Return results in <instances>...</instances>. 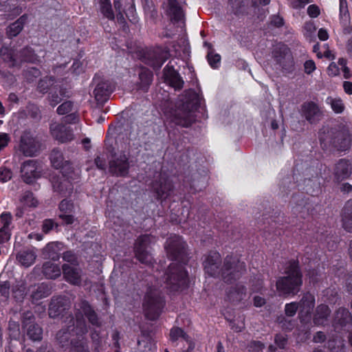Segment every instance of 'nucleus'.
<instances>
[{
  "mask_svg": "<svg viewBox=\"0 0 352 352\" xmlns=\"http://www.w3.org/2000/svg\"><path fill=\"white\" fill-rule=\"evenodd\" d=\"M54 83V79L52 77L46 76L41 79L38 85V89L40 92L44 94L47 91L51 86Z\"/></svg>",
  "mask_w": 352,
  "mask_h": 352,
  "instance_id": "42",
  "label": "nucleus"
},
{
  "mask_svg": "<svg viewBox=\"0 0 352 352\" xmlns=\"http://www.w3.org/2000/svg\"><path fill=\"white\" fill-rule=\"evenodd\" d=\"M320 9L318 6L311 4L307 8V14L311 18H316L320 14Z\"/></svg>",
  "mask_w": 352,
  "mask_h": 352,
  "instance_id": "59",
  "label": "nucleus"
},
{
  "mask_svg": "<svg viewBox=\"0 0 352 352\" xmlns=\"http://www.w3.org/2000/svg\"><path fill=\"white\" fill-rule=\"evenodd\" d=\"M163 306L164 300L157 291L151 290L147 293L144 302V308L145 315L149 320H153L157 318Z\"/></svg>",
  "mask_w": 352,
  "mask_h": 352,
  "instance_id": "6",
  "label": "nucleus"
},
{
  "mask_svg": "<svg viewBox=\"0 0 352 352\" xmlns=\"http://www.w3.org/2000/svg\"><path fill=\"white\" fill-rule=\"evenodd\" d=\"M41 148L40 142L30 132H24L21 138L20 150L26 156L36 155Z\"/></svg>",
  "mask_w": 352,
  "mask_h": 352,
  "instance_id": "13",
  "label": "nucleus"
},
{
  "mask_svg": "<svg viewBox=\"0 0 352 352\" xmlns=\"http://www.w3.org/2000/svg\"><path fill=\"white\" fill-rule=\"evenodd\" d=\"M36 252L34 248H26L21 250L16 254L17 261L24 267L32 265L36 260Z\"/></svg>",
  "mask_w": 352,
  "mask_h": 352,
  "instance_id": "30",
  "label": "nucleus"
},
{
  "mask_svg": "<svg viewBox=\"0 0 352 352\" xmlns=\"http://www.w3.org/2000/svg\"><path fill=\"white\" fill-rule=\"evenodd\" d=\"M164 9L172 22H181L183 12L176 0H166L164 2Z\"/></svg>",
  "mask_w": 352,
  "mask_h": 352,
  "instance_id": "23",
  "label": "nucleus"
},
{
  "mask_svg": "<svg viewBox=\"0 0 352 352\" xmlns=\"http://www.w3.org/2000/svg\"><path fill=\"white\" fill-rule=\"evenodd\" d=\"M64 298L57 297L52 299L49 307V316L51 318H56L63 313L65 309L63 304Z\"/></svg>",
  "mask_w": 352,
  "mask_h": 352,
  "instance_id": "35",
  "label": "nucleus"
},
{
  "mask_svg": "<svg viewBox=\"0 0 352 352\" xmlns=\"http://www.w3.org/2000/svg\"><path fill=\"white\" fill-rule=\"evenodd\" d=\"M27 19V15L24 14L10 25H9L6 30V34L8 36L12 38L17 36L22 31L23 26L26 23Z\"/></svg>",
  "mask_w": 352,
  "mask_h": 352,
  "instance_id": "33",
  "label": "nucleus"
},
{
  "mask_svg": "<svg viewBox=\"0 0 352 352\" xmlns=\"http://www.w3.org/2000/svg\"><path fill=\"white\" fill-rule=\"evenodd\" d=\"M302 283V280L284 276L278 278L276 287L280 296H294L299 292Z\"/></svg>",
  "mask_w": 352,
  "mask_h": 352,
  "instance_id": "8",
  "label": "nucleus"
},
{
  "mask_svg": "<svg viewBox=\"0 0 352 352\" xmlns=\"http://www.w3.org/2000/svg\"><path fill=\"white\" fill-rule=\"evenodd\" d=\"M0 56L5 62L8 63L10 67H13L16 65V60L14 58L13 52L8 47H2L0 49Z\"/></svg>",
  "mask_w": 352,
  "mask_h": 352,
  "instance_id": "39",
  "label": "nucleus"
},
{
  "mask_svg": "<svg viewBox=\"0 0 352 352\" xmlns=\"http://www.w3.org/2000/svg\"><path fill=\"white\" fill-rule=\"evenodd\" d=\"M152 78H153V74L148 70H143L140 74V79L141 83L142 84L143 86L148 85L151 82Z\"/></svg>",
  "mask_w": 352,
  "mask_h": 352,
  "instance_id": "50",
  "label": "nucleus"
},
{
  "mask_svg": "<svg viewBox=\"0 0 352 352\" xmlns=\"http://www.w3.org/2000/svg\"><path fill=\"white\" fill-rule=\"evenodd\" d=\"M268 201H263L261 204L262 207H265L263 212H262V219L264 221L263 224H265V221L267 222V226H265L263 228V230L265 233H268L269 234H272L273 236H278L281 234V229L278 228V226L281 225L280 220L279 219L280 213L278 216L270 215V212L267 210L266 206H269ZM283 221H281L282 222Z\"/></svg>",
  "mask_w": 352,
  "mask_h": 352,
  "instance_id": "12",
  "label": "nucleus"
},
{
  "mask_svg": "<svg viewBox=\"0 0 352 352\" xmlns=\"http://www.w3.org/2000/svg\"><path fill=\"white\" fill-rule=\"evenodd\" d=\"M11 229L0 228V243H5L10 239Z\"/></svg>",
  "mask_w": 352,
  "mask_h": 352,
  "instance_id": "60",
  "label": "nucleus"
},
{
  "mask_svg": "<svg viewBox=\"0 0 352 352\" xmlns=\"http://www.w3.org/2000/svg\"><path fill=\"white\" fill-rule=\"evenodd\" d=\"M153 188L159 198L164 199L169 195L173 189V185L169 180L161 179L160 182H156L153 185Z\"/></svg>",
  "mask_w": 352,
  "mask_h": 352,
  "instance_id": "31",
  "label": "nucleus"
},
{
  "mask_svg": "<svg viewBox=\"0 0 352 352\" xmlns=\"http://www.w3.org/2000/svg\"><path fill=\"white\" fill-rule=\"evenodd\" d=\"M50 160L52 166L60 169L63 177H67L60 182H53L54 189L61 192L72 190V186L68 179H76L79 176V170L75 169L68 161H65L62 153L59 151L54 150L51 153Z\"/></svg>",
  "mask_w": 352,
  "mask_h": 352,
  "instance_id": "5",
  "label": "nucleus"
},
{
  "mask_svg": "<svg viewBox=\"0 0 352 352\" xmlns=\"http://www.w3.org/2000/svg\"><path fill=\"white\" fill-rule=\"evenodd\" d=\"M168 54L166 51L157 48L148 52L146 57V63L154 69H159L167 60Z\"/></svg>",
  "mask_w": 352,
  "mask_h": 352,
  "instance_id": "22",
  "label": "nucleus"
},
{
  "mask_svg": "<svg viewBox=\"0 0 352 352\" xmlns=\"http://www.w3.org/2000/svg\"><path fill=\"white\" fill-rule=\"evenodd\" d=\"M33 315L32 313H27L23 320L24 327L27 329V334L32 340H40L42 338L41 328L35 324L33 322Z\"/></svg>",
  "mask_w": 352,
  "mask_h": 352,
  "instance_id": "25",
  "label": "nucleus"
},
{
  "mask_svg": "<svg viewBox=\"0 0 352 352\" xmlns=\"http://www.w3.org/2000/svg\"><path fill=\"white\" fill-rule=\"evenodd\" d=\"M342 228L348 232H352V199L346 201L341 211Z\"/></svg>",
  "mask_w": 352,
  "mask_h": 352,
  "instance_id": "29",
  "label": "nucleus"
},
{
  "mask_svg": "<svg viewBox=\"0 0 352 352\" xmlns=\"http://www.w3.org/2000/svg\"><path fill=\"white\" fill-rule=\"evenodd\" d=\"M250 351L252 352H261L265 348V344L258 340H252L249 344Z\"/></svg>",
  "mask_w": 352,
  "mask_h": 352,
  "instance_id": "55",
  "label": "nucleus"
},
{
  "mask_svg": "<svg viewBox=\"0 0 352 352\" xmlns=\"http://www.w3.org/2000/svg\"><path fill=\"white\" fill-rule=\"evenodd\" d=\"M50 133L56 140L62 143L74 139V134L70 127L60 123L54 122L51 124Z\"/></svg>",
  "mask_w": 352,
  "mask_h": 352,
  "instance_id": "20",
  "label": "nucleus"
},
{
  "mask_svg": "<svg viewBox=\"0 0 352 352\" xmlns=\"http://www.w3.org/2000/svg\"><path fill=\"white\" fill-rule=\"evenodd\" d=\"M129 162L125 153H116L109 162V170L116 175H124L129 169Z\"/></svg>",
  "mask_w": 352,
  "mask_h": 352,
  "instance_id": "15",
  "label": "nucleus"
},
{
  "mask_svg": "<svg viewBox=\"0 0 352 352\" xmlns=\"http://www.w3.org/2000/svg\"><path fill=\"white\" fill-rule=\"evenodd\" d=\"M209 170L208 168L203 167L201 170L199 168V187L203 186L206 188L208 184L209 179Z\"/></svg>",
  "mask_w": 352,
  "mask_h": 352,
  "instance_id": "48",
  "label": "nucleus"
},
{
  "mask_svg": "<svg viewBox=\"0 0 352 352\" xmlns=\"http://www.w3.org/2000/svg\"><path fill=\"white\" fill-rule=\"evenodd\" d=\"M285 276H290L298 280H302V272L298 258H291L284 265Z\"/></svg>",
  "mask_w": 352,
  "mask_h": 352,
  "instance_id": "26",
  "label": "nucleus"
},
{
  "mask_svg": "<svg viewBox=\"0 0 352 352\" xmlns=\"http://www.w3.org/2000/svg\"><path fill=\"white\" fill-rule=\"evenodd\" d=\"M327 336L323 331H317L313 338V342L315 343H323L325 342Z\"/></svg>",
  "mask_w": 352,
  "mask_h": 352,
  "instance_id": "62",
  "label": "nucleus"
},
{
  "mask_svg": "<svg viewBox=\"0 0 352 352\" xmlns=\"http://www.w3.org/2000/svg\"><path fill=\"white\" fill-rule=\"evenodd\" d=\"M198 96L195 91L189 89L179 96L175 104L168 105L164 113L167 120L175 124L188 127L196 120Z\"/></svg>",
  "mask_w": 352,
  "mask_h": 352,
  "instance_id": "4",
  "label": "nucleus"
},
{
  "mask_svg": "<svg viewBox=\"0 0 352 352\" xmlns=\"http://www.w3.org/2000/svg\"><path fill=\"white\" fill-rule=\"evenodd\" d=\"M43 272L47 278L55 279L60 276V267L51 261H47L43 264Z\"/></svg>",
  "mask_w": 352,
  "mask_h": 352,
  "instance_id": "36",
  "label": "nucleus"
},
{
  "mask_svg": "<svg viewBox=\"0 0 352 352\" xmlns=\"http://www.w3.org/2000/svg\"><path fill=\"white\" fill-rule=\"evenodd\" d=\"M65 280L74 285H80L82 282V272L78 264H64L62 267Z\"/></svg>",
  "mask_w": 352,
  "mask_h": 352,
  "instance_id": "19",
  "label": "nucleus"
},
{
  "mask_svg": "<svg viewBox=\"0 0 352 352\" xmlns=\"http://www.w3.org/2000/svg\"><path fill=\"white\" fill-rule=\"evenodd\" d=\"M302 116L311 124L316 123L322 116L319 106L313 101L305 102L301 105Z\"/></svg>",
  "mask_w": 352,
  "mask_h": 352,
  "instance_id": "17",
  "label": "nucleus"
},
{
  "mask_svg": "<svg viewBox=\"0 0 352 352\" xmlns=\"http://www.w3.org/2000/svg\"><path fill=\"white\" fill-rule=\"evenodd\" d=\"M114 87L107 81H102L96 85L94 90V95L98 102L107 100L113 91Z\"/></svg>",
  "mask_w": 352,
  "mask_h": 352,
  "instance_id": "27",
  "label": "nucleus"
},
{
  "mask_svg": "<svg viewBox=\"0 0 352 352\" xmlns=\"http://www.w3.org/2000/svg\"><path fill=\"white\" fill-rule=\"evenodd\" d=\"M276 322L280 326L283 330L291 331L294 327V322L292 320H288L283 315H280L276 318Z\"/></svg>",
  "mask_w": 352,
  "mask_h": 352,
  "instance_id": "41",
  "label": "nucleus"
},
{
  "mask_svg": "<svg viewBox=\"0 0 352 352\" xmlns=\"http://www.w3.org/2000/svg\"><path fill=\"white\" fill-rule=\"evenodd\" d=\"M292 199L295 204L292 206V212L296 217L306 219L314 210V206L310 202L309 197L305 196L302 192L293 194Z\"/></svg>",
  "mask_w": 352,
  "mask_h": 352,
  "instance_id": "9",
  "label": "nucleus"
},
{
  "mask_svg": "<svg viewBox=\"0 0 352 352\" xmlns=\"http://www.w3.org/2000/svg\"><path fill=\"white\" fill-rule=\"evenodd\" d=\"M352 323V314L346 307H339L334 314L332 326L335 330L340 331Z\"/></svg>",
  "mask_w": 352,
  "mask_h": 352,
  "instance_id": "16",
  "label": "nucleus"
},
{
  "mask_svg": "<svg viewBox=\"0 0 352 352\" xmlns=\"http://www.w3.org/2000/svg\"><path fill=\"white\" fill-rule=\"evenodd\" d=\"M12 173L10 169L1 166L0 167V182L5 183L11 179Z\"/></svg>",
  "mask_w": 352,
  "mask_h": 352,
  "instance_id": "51",
  "label": "nucleus"
},
{
  "mask_svg": "<svg viewBox=\"0 0 352 352\" xmlns=\"http://www.w3.org/2000/svg\"><path fill=\"white\" fill-rule=\"evenodd\" d=\"M274 61L283 71L292 73L294 70V61L289 48L285 44H279L272 51Z\"/></svg>",
  "mask_w": 352,
  "mask_h": 352,
  "instance_id": "7",
  "label": "nucleus"
},
{
  "mask_svg": "<svg viewBox=\"0 0 352 352\" xmlns=\"http://www.w3.org/2000/svg\"><path fill=\"white\" fill-rule=\"evenodd\" d=\"M170 338L173 342L177 341L179 339L182 340H187V338L186 337L183 330L178 327L173 328L171 329Z\"/></svg>",
  "mask_w": 352,
  "mask_h": 352,
  "instance_id": "46",
  "label": "nucleus"
},
{
  "mask_svg": "<svg viewBox=\"0 0 352 352\" xmlns=\"http://www.w3.org/2000/svg\"><path fill=\"white\" fill-rule=\"evenodd\" d=\"M164 76L165 82L175 89H180L183 87L184 81L176 71L168 65L164 69Z\"/></svg>",
  "mask_w": 352,
  "mask_h": 352,
  "instance_id": "28",
  "label": "nucleus"
},
{
  "mask_svg": "<svg viewBox=\"0 0 352 352\" xmlns=\"http://www.w3.org/2000/svg\"><path fill=\"white\" fill-rule=\"evenodd\" d=\"M199 122H201L200 119L203 118L204 120L208 118V113L206 109V103L205 99L204 98L203 95L199 92Z\"/></svg>",
  "mask_w": 352,
  "mask_h": 352,
  "instance_id": "52",
  "label": "nucleus"
},
{
  "mask_svg": "<svg viewBox=\"0 0 352 352\" xmlns=\"http://www.w3.org/2000/svg\"><path fill=\"white\" fill-rule=\"evenodd\" d=\"M100 3V10L102 14L110 20L114 19V14L109 0H97Z\"/></svg>",
  "mask_w": 352,
  "mask_h": 352,
  "instance_id": "40",
  "label": "nucleus"
},
{
  "mask_svg": "<svg viewBox=\"0 0 352 352\" xmlns=\"http://www.w3.org/2000/svg\"><path fill=\"white\" fill-rule=\"evenodd\" d=\"M21 173L23 180L27 184L32 183L40 176L36 162L32 160H28L22 164Z\"/></svg>",
  "mask_w": 352,
  "mask_h": 352,
  "instance_id": "21",
  "label": "nucleus"
},
{
  "mask_svg": "<svg viewBox=\"0 0 352 352\" xmlns=\"http://www.w3.org/2000/svg\"><path fill=\"white\" fill-rule=\"evenodd\" d=\"M76 309L78 312L76 321L71 319L69 323L72 324L67 329H63L58 331L56 339L63 348L71 346L72 349L76 352H89L87 342L83 336L87 332L83 315L93 325L99 327L100 323L96 313L92 311L86 301H81L78 304Z\"/></svg>",
  "mask_w": 352,
  "mask_h": 352,
  "instance_id": "1",
  "label": "nucleus"
},
{
  "mask_svg": "<svg viewBox=\"0 0 352 352\" xmlns=\"http://www.w3.org/2000/svg\"><path fill=\"white\" fill-rule=\"evenodd\" d=\"M50 104L52 107H55L59 102H61L62 98L60 96L57 94L56 93H52L48 98Z\"/></svg>",
  "mask_w": 352,
  "mask_h": 352,
  "instance_id": "61",
  "label": "nucleus"
},
{
  "mask_svg": "<svg viewBox=\"0 0 352 352\" xmlns=\"http://www.w3.org/2000/svg\"><path fill=\"white\" fill-rule=\"evenodd\" d=\"M63 260L67 262V264L71 265H76V257L74 254H73L72 252L68 251L63 254Z\"/></svg>",
  "mask_w": 352,
  "mask_h": 352,
  "instance_id": "58",
  "label": "nucleus"
},
{
  "mask_svg": "<svg viewBox=\"0 0 352 352\" xmlns=\"http://www.w3.org/2000/svg\"><path fill=\"white\" fill-rule=\"evenodd\" d=\"M20 59L23 61L32 62V63H34L38 60L37 56L34 54V53L32 52V50L29 47H26V48L23 49L20 52Z\"/></svg>",
  "mask_w": 352,
  "mask_h": 352,
  "instance_id": "43",
  "label": "nucleus"
},
{
  "mask_svg": "<svg viewBox=\"0 0 352 352\" xmlns=\"http://www.w3.org/2000/svg\"><path fill=\"white\" fill-rule=\"evenodd\" d=\"M40 75V72L34 68L32 67L25 73V76L28 81H32L34 78H37Z\"/></svg>",
  "mask_w": 352,
  "mask_h": 352,
  "instance_id": "57",
  "label": "nucleus"
},
{
  "mask_svg": "<svg viewBox=\"0 0 352 352\" xmlns=\"http://www.w3.org/2000/svg\"><path fill=\"white\" fill-rule=\"evenodd\" d=\"M298 310L299 311V308L297 302L286 303L285 305V314L287 317L294 316Z\"/></svg>",
  "mask_w": 352,
  "mask_h": 352,
  "instance_id": "45",
  "label": "nucleus"
},
{
  "mask_svg": "<svg viewBox=\"0 0 352 352\" xmlns=\"http://www.w3.org/2000/svg\"><path fill=\"white\" fill-rule=\"evenodd\" d=\"M288 342V338L286 334L276 333L274 336V343L280 349H285Z\"/></svg>",
  "mask_w": 352,
  "mask_h": 352,
  "instance_id": "47",
  "label": "nucleus"
},
{
  "mask_svg": "<svg viewBox=\"0 0 352 352\" xmlns=\"http://www.w3.org/2000/svg\"><path fill=\"white\" fill-rule=\"evenodd\" d=\"M316 69V63L313 60H307L304 63V70L307 74H311Z\"/></svg>",
  "mask_w": 352,
  "mask_h": 352,
  "instance_id": "56",
  "label": "nucleus"
},
{
  "mask_svg": "<svg viewBox=\"0 0 352 352\" xmlns=\"http://www.w3.org/2000/svg\"><path fill=\"white\" fill-rule=\"evenodd\" d=\"M51 294L50 287L45 284L38 285L35 288L31 294V297L33 301H38L40 299L47 297Z\"/></svg>",
  "mask_w": 352,
  "mask_h": 352,
  "instance_id": "37",
  "label": "nucleus"
},
{
  "mask_svg": "<svg viewBox=\"0 0 352 352\" xmlns=\"http://www.w3.org/2000/svg\"><path fill=\"white\" fill-rule=\"evenodd\" d=\"M247 288L241 284H236L228 293V298L233 302H239L246 297Z\"/></svg>",
  "mask_w": 352,
  "mask_h": 352,
  "instance_id": "34",
  "label": "nucleus"
},
{
  "mask_svg": "<svg viewBox=\"0 0 352 352\" xmlns=\"http://www.w3.org/2000/svg\"><path fill=\"white\" fill-rule=\"evenodd\" d=\"M204 47L207 49L206 58L208 64L212 69H218L221 65V56L214 53V50L211 43L205 41L204 42Z\"/></svg>",
  "mask_w": 352,
  "mask_h": 352,
  "instance_id": "32",
  "label": "nucleus"
},
{
  "mask_svg": "<svg viewBox=\"0 0 352 352\" xmlns=\"http://www.w3.org/2000/svg\"><path fill=\"white\" fill-rule=\"evenodd\" d=\"M331 107L336 113H341L344 110V105L340 98L331 99Z\"/></svg>",
  "mask_w": 352,
  "mask_h": 352,
  "instance_id": "49",
  "label": "nucleus"
},
{
  "mask_svg": "<svg viewBox=\"0 0 352 352\" xmlns=\"http://www.w3.org/2000/svg\"><path fill=\"white\" fill-rule=\"evenodd\" d=\"M165 249L168 256L175 261L168 266L166 273V287L170 290L176 291L187 283V274L183 266L179 263L184 254V244L181 237L173 236L166 242Z\"/></svg>",
  "mask_w": 352,
  "mask_h": 352,
  "instance_id": "3",
  "label": "nucleus"
},
{
  "mask_svg": "<svg viewBox=\"0 0 352 352\" xmlns=\"http://www.w3.org/2000/svg\"><path fill=\"white\" fill-rule=\"evenodd\" d=\"M352 173V163L351 160L342 158L335 165L333 170L334 182L340 183L349 179Z\"/></svg>",
  "mask_w": 352,
  "mask_h": 352,
  "instance_id": "14",
  "label": "nucleus"
},
{
  "mask_svg": "<svg viewBox=\"0 0 352 352\" xmlns=\"http://www.w3.org/2000/svg\"><path fill=\"white\" fill-rule=\"evenodd\" d=\"M72 103L70 101H67L58 106L56 111L59 115H64L69 113L72 109Z\"/></svg>",
  "mask_w": 352,
  "mask_h": 352,
  "instance_id": "53",
  "label": "nucleus"
},
{
  "mask_svg": "<svg viewBox=\"0 0 352 352\" xmlns=\"http://www.w3.org/2000/svg\"><path fill=\"white\" fill-rule=\"evenodd\" d=\"M24 202L25 204L29 206H36L37 204V201L33 197V195L30 192H28L24 196Z\"/></svg>",
  "mask_w": 352,
  "mask_h": 352,
  "instance_id": "63",
  "label": "nucleus"
},
{
  "mask_svg": "<svg viewBox=\"0 0 352 352\" xmlns=\"http://www.w3.org/2000/svg\"><path fill=\"white\" fill-rule=\"evenodd\" d=\"M12 216L10 212H4L0 215L1 228L12 229Z\"/></svg>",
  "mask_w": 352,
  "mask_h": 352,
  "instance_id": "44",
  "label": "nucleus"
},
{
  "mask_svg": "<svg viewBox=\"0 0 352 352\" xmlns=\"http://www.w3.org/2000/svg\"><path fill=\"white\" fill-rule=\"evenodd\" d=\"M315 296L309 292L304 294L298 302V318L301 323L306 324L309 322L311 318V314L315 306Z\"/></svg>",
  "mask_w": 352,
  "mask_h": 352,
  "instance_id": "11",
  "label": "nucleus"
},
{
  "mask_svg": "<svg viewBox=\"0 0 352 352\" xmlns=\"http://www.w3.org/2000/svg\"><path fill=\"white\" fill-rule=\"evenodd\" d=\"M72 204L67 200H63L59 206V208L63 213H67V212H70L72 209Z\"/></svg>",
  "mask_w": 352,
  "mask_h": 352,
  "instance_id": "64",
  "label": "nucleus"
},
{
  "mask_svg": "<svg viewBox=\"0 0 352 352\" xmlns=\"http://www.w3.org/2000/svg\"><path fill=\"white\" fill-rule=\"evenodd\" d=\"M113 5H114V8L116 10V11L118 12L117 14V18H118V21H120V23H124V18L123 16V9L122 8V4L120 3V0H113Z\"/></svg>",
  "mask_w": 352,
  "mask_h": 352,
  "instance_id": "54",
  "label": "nucleus"
},
{
  "mask_svg": "<svg viewBox=\"0 0 352 352\" xmlns=\"http://www.w3.org/2000/svg\"><path fill=\"white\" fill-rule=\"evenodd\" d=\"M229 4L235 15L243 14L247 10V0H229Z\"/></svg>",
  "mask_w": 352,
  "mask_h": 352,
  "instance_id": "38",
  "label": "nucleus"
},
{
  "mask_svg": "<svg viewBox=\"0 0 352 352\" xmlns=\"http://www.w3.org/2000/svg\"><path fill=\"white\" fill-rule=\"evenodd\" d=\"M351 135L347 129L338 131L331 138V143L339 151H346L351 147Z\"/></svg>",
  "mask_w": 352,
  "mask_h": 352,
  "instance_id": "18",
  "label": "nucleus"
},
{
  "mask_svg": "<svg viewBox=\"0 0 352 352\" xmlns=\"http://www.w3.org/2000/svg\"><path fill=\"white\" fill-rule=\"evenodd\" d=\"M331 311L325 304L318 305L314 313L313 322L316 326H325L328 324Z\"/></svg>",
  "mask_w": 352,
  "mask_h": 352,
  "instance_id": "24",
  "label": "nucleus"
},
{
  "mask_svg": "<svg viewBox=\"0 0 352 352\" xmlns=\"http://www.w3.org/2000/svg\"><path fill=\"white\" fill-rule=\"evenodd\" d=\"M221 263L220 254L211 252L204 263L205 272L210 276L221 278L227 284H232L246 271L245 263L232 255H227L222 265Z\"/></svg>",
  "mask_w": 352,
  "mask_h": 352,
  "instance_id": "2",
  "label": "nucleus"
},
{
  "mask_svg": "<svg viewBox=\"0 0 352 352\" xmlns=\"http://www.w3.org/2000/svg\"><path fill=\"white\" fill-rule=\"evenodd\" d=\"M155 242V238L145 234L140 236L135 244V254L138 260L145 264L152 263V256L148 250V245Z\"/></svg>",
  "mask_w": 352,
  "mask_h": 352,
  "instance_id": "10",
  "label": "nucleus"
}]
</instances>
